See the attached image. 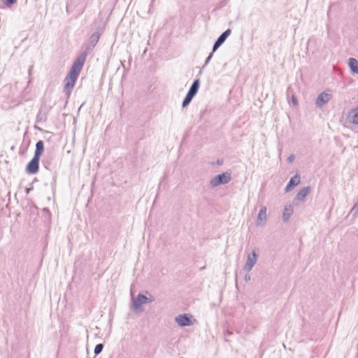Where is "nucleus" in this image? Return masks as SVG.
I'll list each match as a JSON object with an SVG mask.
<instances>
[{
	"mask_svg": "<svg viewBox=\"0 0 358 358\" xmlns=\"http://www.w3.org/2000/svg\"><path fill=\"white\" fill-rule=\"evenodd\" d=\"M310 192V187H303L296 195L294 199V203L296 205H298L299 203H302L304 201L306 197Z\"/></svg>",
	"mask_w": 358,
	"mask_h": 358,
	"instance_id": "obj_9",
	"label": "nucleus"
},
{
	"mask_svg": "<svg viewBox=\"0 0 358 358\" xmlns=\"http://www.w3.org/2000/svg\"><path fill=\"white\" fill-rule=\"evenodd\" d=\"M331 94L324 91L319 94L316 99L315 104L317 107L322 108L331 100Z\"/></svg>",
	"mask_w": 358,
	"mask_h": 358,
	"instance_id": "obj_8",
	"label": "nucleus"
},
{
	"mask_svg": "<svg viewBox=\"0 0 358 358\" xmlns=\"http://www.w3.org/2000/svg\"><path fill=\"white\" fill-rule=\"evenodd\" d=\"M99 38L100 34L98 31H96L91 35L89 38L88 43L86 45L85 50L81 52L80 55L74 61L72 66L71 67L70 71L66 76L64 79L65 84L63 91L67 99H69L71 95V90H73L76 81L77 80L78 77L82 70L88 53L91 52L96 46Z\"/></svg>",
	"mask_w": 358,
	"mask_h": 358,
	"instance_id": "obj_1",
	"label": "nucleus"
},
{
	"mask_svg": "<svg viewBox=\"0 0 358 358\" xmlns=\"http://www.w3.org/2000/svg\"><path fill=\"white\" fill-rule=\"evenodd\" d=\"M213 51L210 53V55L207 57V58L206 59V61H205V63H204V65L203 67H205L208 63L210 61V59H212L213 57Z\"/></svg>",
	"mask_w": 358,
	"mask_h": 358,
	"instance_id": "obj_20",
	"label": "nucleus"
},
{
	"mask_svg": "<svg viewBox=\"0 0 358 358\" xmlns=\"http://www.w3.org/2000/svg\"><path fill=\"white\" fill-rule=\"evenodd\" d=\"M267 208L265 206H261L257 217L256 225L257 227L264 226L267 222Z\"/></svg>",
	"mask_w": 358,
	"mask_h": 358,
	"instance_id": "obj_6",
	"label": "nucleus"
},
{
	"mask_svg": "<svg viewBox=\"0 0 358 358\" xmlns=\"http://www.w3.org/2000/svg\"><path fill=\"white\" fill-rule=\"evenodd\" d=\"M348 119L355 124H358V106L349 112Z\"/></svg>",
	"mask_w": 358,
	"mask_h": 358,
	"instance_id": "obj_13",
	"label": "nucleus"
},
{
	"mask_svg": "<svg viewBox=\"0 0 358 358\" xmlns=\"http://www.w3.org/2000/svg\"><path fill=\"white\" fill-rule=\"evenodd\" d=\"M194 96H191L190 94H186L185 97L184 98L182 106L183 108L186 107L189 104V103L192 101Z\"/></svg>",
	"mask_w": 358,
	"mask_h": 358,
	"instance_id": "obj_17",
	"label": "nucleus"
},
{
	"mask_svg": "<svg viewBox=\"0 0 358 358\" xmlns=\"http://www.w3.org/2000/svg\"><path fill=\"white\" fill-rule=\"evenodd\" d=\"M84 104H85V103H83L81 104V106H80V108H78V110H80V108L84 106Z\"/></svg>",
	"mask_w": 358,
	"mask_h": 358,
	"instance_id": "obj_25",
	"label": "nucleus"
},
{
	"mask_svg": "<svg viewBox=\"0 0 358 358\" xmlns=\"http://www.w3.org/2000/svg\"><path fill=\"white\" fill-rule=\"evenodd\" d=\"M244 280L246 281V282H248L250 280V275L247 274L245 275L244 277Z\"/></svg>",
	"mask_w": 358,
	"mask_h": 358,
	"instance_id": "obj_24",
	"label": "nucleus"
},
{
	"mask_svg": "<svg viewBox=\"0 0 358 358\" xmlns=\"http://www.w3.org/2000/svg\"><path fill=\"white\" fill-rule=\"evenodd\" d=\"M103 344H98L96 345L95 348H94V354L96 355L100 354L101 352V351L103 350Z\"/></svg>",
	"mask_w": 358,
	"mask_h": 358,
	"instance_id": "obj_18",
	"label": "nucleus"
},
{
	"mask_svg": "<svg viewBox=\"0 0 358 358\" xmlns=\"http://www.w3.org/2000/svg\"><path fill=\"white\" fill-rule=\"evenodd\" d=\"M228 0H222V3H224V5L227 3Z\"/></svg>",
	"mask_w": 358,
	"mask_h": 358,
	"instance_id": "obj_26",
	"label": "nucleus"
},
{
	"mask_svg": "<svg viewBox=\"0 0 358 358\" xmlns=\"http://www.w3.org/2000/svg\"><path fill=\"white\" fill-rule=\"evenodd\" d=\"M350 213H352L354 216H357L358 215V202H357L350 210Z\"/></svg>",
	"mask_w": 358,
	"mask_h": 358,
	"instance_id": "obj_19",
	"label": "nucleus"
},
{
	"mask_svg": "<svg viewBox=\"0 0 358 358\" xmlns=\"http://www.w3.org/2000/svg\"><path fill=\"white\" fill-rule=\"evenodd\" d=\"M153 301L154 298L152 296L148 298L142 294H139L136 298L132 297L131 308L136 311L140 310L142 305Z\"/></svg>",
	"mask_w": 358,
	"mask_h": 358,
	"instance_id": "obj_3",
	"label": "nucleus"
},
{
	"mask_svg": "<svg viewBox=\"0 0 358 358\" xmlns=\"http://www.w3.org/2000/svg\"><path fill=\"white\" fill-rule=\"evenodd\" d=\"M231 31L230 29L225 30L221 35L217 38L213 46V52H215L226 41L228 36L231 34Z\"/></svg>",
	"mask_w": 358,
	"mask_h": 358,
	"instance_id": "obj_7",
	"label": "nucleus"
},
{
	"mask_svg": "<svg viewBox=\"0 0 358 358\" xmlns=\"http://www.w3.org/2000/svg\"><path fill=\"white\" fill-rule=\"evenodd\" d=\"M300 183V176L299 175H295L294 177L291 178L288 184L287 185L285 191V192H289L292 190L296 186H297Z\"/></svg>",
	"mask_w": 358,
	"mask_h": 358,
	"instance_id": "obj_12",
	"label": "nucleus"
},
{
	"mask_svg": "<svg viewBox=\"0 0 358 358\" xmlns=\"http://www.w3.org/2000/svg\"><path fill=\"white\" fill-rule=\"evenodd\" d=\"M16 1H17V0H6V3L8 6H10V5L15 3Z\"/></svg>",
	"mask_w": 358,
	"mask_h": 358,
	"instance_id": "obj_21",
	"label": "nucleus"
},
{
	"mask_svg": "<svg viewBox=\"0 0 358 358\" xmlns=\"http://www.w3.org/2000/svg\"><path fill=\"white\" fill-rule=\"evenodd\" d=\"M293 212L294 208L292 204L288 203L285 205L282 215V219L284 222H287L289 221L290 217L293 214Z\"/></svg>",
	"mask_w": 358,
	"mask_h": 358,
	"instance_id": "obj_11",
	"label": "nucleus"
},
{
	"mask_svg": "<svg viewBox=\"0 0 358 358\" xmlns=\"http://www.w3.org/2000/svg\"><path fill=\"white\" fill-rule=\"evenodd\" d=\"M294 160V155H290L287 158V161L289 162V163H292L293 162Z\"/></svg>",
	"mask_w": 358,
	"mask_h": 358,
	"instance_id": "obj_23",
	"label": "nucleus"
},
{
	"mask_svg": "<svg viewBox=\"0 0 358 358\" xmlns=\"http://www.w3.org/2000/svg\"><path fill=\"white\" fill-rule=\"evenodd\" d=\"M231 180V173L230 171H226L213 177L209 184L212 188H215L220 185H227L229 183Z\"/></svg>",
	"mask_w": 358,
	"mask_h": 358,
	"instance_id": "obj_2",
	"label": "nucleus"
},
{
	"mask_svg": "<svg viewBox=\"0 0 358 358\" xmlns=\"http://www.w3.org/2000/svg\"><path fill=\"white\" fill-rule=\"evenodd\" d=\"M199 85H200L199 79L194 80L193 83L192 84L190 88L189 89L187 94H190L192 96H194L199 90Z\"/></svg>",
	"mask_w": 358,
	"mask_h": 358,
	"instance_id": "obj_14",
	"label": "nucleus"
},
{
	"mask_svg": "<svg viewBox=\"0 0 358 358\" xmlns=\"http://www.w3.org/2000/svg\"><path fill=\"white\" fill-rule=\"evenodd\" d=\"M292 102L293 103L294 106H296L298 104V101H297V99L295 96H292Z\"/></svg>",
	"mask_w": 358,
	"mask_h": 358,
	"instance_id": "obj_22",
	"label": "nucleus"
},
{
	"mask_svg": "<svg viewBox=\"0 0 358 358\" xmlns=\"http://www.w3.org/2000/svg\"><path fill=\"white\" fill-rule=\"evenodd\" d=\"M258 259V254L255 250H253L251 252L247 255L246 262L243 266V270L246 272H250L255 265L257 264Z\"/></svg>",
	"mask_w": 358,
	"mask_h": 358,
	"instance_id": "obj_4",
	"label": "nucleus"
},
{
	"mask_svg": "<svg viewBox=\"0 0 358 358\" xmlns=\"http://www.w3.org/2000/svg\"><path fill=\"white\" fill-rule=\"evenodd\" d=\"M39 159L40 158L34 156L33 159L29 162L27 167V172L28 173L34 174L38 172Z\"/></svg>",
	"mask_w": 358,
	"mask_h": 358,
	"instance_id": "obj_10",
	"label": "nucleus"
},
{
	"mask_svg": "<svg viewBox=\"0 0 358 358\" xmlns=\"http://www.w3.org/2000/svg\"><path fill=\"white\" fill-rule=\"evenodd\" d=\"M192 316L191 315L182 314L176 317L175 321L180 327H183L192 325Z\"/></svg>",
	"mask_w": 358,
	"mask_h": 358,
	"instance_id": "obj_5",
	"label": "nucleus"
},
{
	"mask_svg": "<svg viewBox=\"0 0 358 358\" xmlns=\"http://www.w3.org/2000/svg\"><path fill=\"white\" fill-rule=\"evenodd\" d=\"M348 64L352 72L358 74V61L355 58H350Z\"/></svg>",
	"mask_w": 358,
	"mask_h": 358,
	"instance_id": "obj_15",
	"label": "nucleus"
},
{
	"mask_svg": "<svg viewBox=\"0 0 358 358\" xmlns=\"http://www.w3.org/2000/svg\"><path fill=\"white\" fill-rule=\"evenodd\" d=\"M44 150L43 143L39 141L36 143L34 157L40 158Z\"/></svg>",
	"mask_w": 358,
	"mask_h": 358,
	"instance_id": "obj_16",
	"label": "nucleus"
}]
</instances>
